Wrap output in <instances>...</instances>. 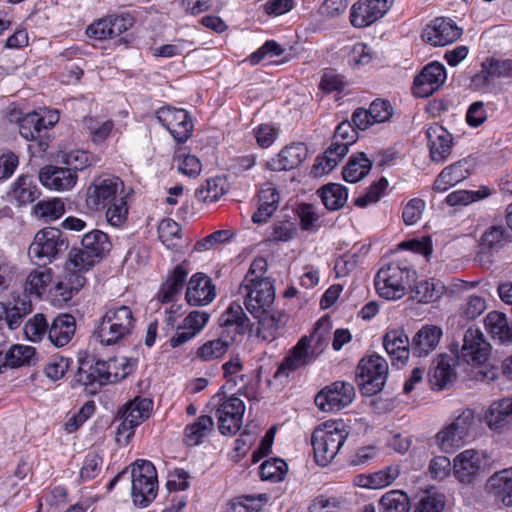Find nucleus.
<instances>
[{
	"mask_svg": "<svg viewBox=\"0 0 512 512\" xmlns=\"http://www.w3.org/2000/svg\"><path fill=\"white\" fill-rule=\"evenodd\" d=\"M243 369L242 361L238 356L232 357L226 362V388H232L241 384L245 386L244 375L239 374Z\"/></svg>",
	"mask_w": 512,
	"mask_h": 512,
	"instance_id": "nucleus-59",
	"label": "nucleus"
},
{
	"mask_svg": "<svg viewBox=\"0 0 512 512\" xmlns=\"http://www.w3.org/2000/svg\"><path fill=\"white\" fill-rule=\"evenodd\" d=\"M431 159L434 162H444L451 154L453 137L443 126L435 123L426 132Z\"/></svg>",
	"mask_w": 512,
	"mask_h": 512,
	"instance_id": "nucleus-23",
	"label": "nucleus"
},
{
	"mask_svg": "<svg viewBox=\"0 0 512 512\" xmlns=\"http://www.w3.org/2000/svg\"><path fill=\"white\" fill-rule=\"evenodd\" d=\"M487 488L497 501L505 506H512V467L490 476Z\"/></svg>",
	"mask_w": 512,
	"mask_h": 512,
	"instance_id": "nucleus-29",
	"label": "nucleus"
},
{
	"mask_svg": "<svg viewBox=\"0 0 512 512\" xmlns=\"http://www.w3.org/2000/svg\"><path fill=\"white\" fill-rule=\"evenodd\" d=\"M254 135L261 148H268L277 139L279 129L273 124L263 123L254 129Z\"/></svg>",
	"mask_w": 512,
	"mask_h": 512,
	"instance_id": "nucleus-60",
	"label": "nucleus"
},
{
	"mask_svg": "<svg viewBox=\"0 0 512 512\" xmlns=\"http://www.w3.org/2000/svg\"><path fill=\"white\" fill-rule=\"evenodd\" d=\"M39 195L40 190L29 176H19L11 190V197L20 205H26L35 201Z\"/></svg>",
	"mask_w": 512,
	"mask_h": 512,
	"instance_id": "nucleus-38",
	"label": "nucleus"
},
{
	"mask_svg": "<svg viewBox=\"0 0 512 512\" xmlns=\"http://www.w3.org/2000/svg\"><path fill=\"white\" fill-rule=\"evenodd\" d=\"M462 35V29L451 20L436 18L427 24L422 32L424 42L432 46H446L457 41Z\"/></svg>",
	"mask_w": 512,
	"mask_h": 512,
	"instance_id": "nucleus-18",
	"label": "nucleus"
},
{
	"mask_svg": "<svg viewBox=\"0 0 512 512\" xmlns=\"http://www.w3.org/2000/svg\"><path fill=\"white\" fill-rule=\"evenodd\" d=\"M492 347L485 339L484 334L479 329L469 328L463 336V345L458 349L457 344H453L451 352L456 354L458 363H466L472 366H481L487 363L490 358Z\"/></svg>",
	"mask_w": 512,
	"mask_h": 512,
	"instance_id": "nucleus-10",
	"label": "nucleus"
},
{
	"mask_svg": "<svg viewBox=\"0 0 512 512\" xmlns=\"http://www.w3.org/2000/svg\"><path fill=\"white\" fill-rule=\"evenodd\" d=\"M454 364L455 359L446 354L439 355L433 361L428 373L429 383L433 389H443L455 379Z\"/></svg>",
	"mask_w": 512,
	"mask_h": 512,
	"instance_id": "nucleus-27",
	"label": "nucleus"
},
{
	"mask_svg": "<svg viewBox=\"0 0 512 512\" xmlns=\"http://www.w3.org/2000/svg\"><path fill=\"white\" fill-rule=\"evenodd\" d=\"M153 402L148 398L136 397L128 402L122 414L123 421L117 429V442L127 444L134 434V428L148 419Z\"/></svg>",
	"mask_w": 512,
	"mask_h": 512,
	"instance_id": "nucleus-12",
	"label": "nucleus"
},
{
	"mask_svg": "<svg viewBox=\"0 0 512 512\" xmlns=\"http://www.w3.org/2000/svg\"><path fill=\"white\" fill-rule=\"evenodd\" d=\"M443 335L442 329L433 324H426L413 337L411 351L418 357L427 356L438 346Z\"/></svg>",
	"mask_w": 512,
	"mask_h": 512,
	"instance_id": "nucleus-26",
	"label": "nucleus"
},
{
	"mask_svg": "<svg viewBox=\"0 0 512 512\" xmlns=\"http://www.w3.org/2000/svg\"><path fill=\"white\" fill-rule=\"evenodd\" d=\"M136 360L126 357L110 358L107 361L98 360L94 364L81 361L75 375V381L85 386L90 393H95L107 383L117 382L131 374Z\"/></svg>",
	"mask_w": 512,
	"mask_h": 512,
	"instance_id": "nucleus-1",
	"label": "nucleus"
},
{
	"mask_svg": "<svg viewBox=\"0 0 512 512\" xmlns=\"http://www.w3.org/2000/svg\"><path fill=\"white\" fill-rule=\"evenodd\" d=\"M470 174L469 161L464 159L445 167L434 182V189L446 191L457 185Z\"/></svg>",
	"mask_w": 512,
	"mask_h": 512,
	"instance_id": "nucleus-31",
	"label": "nucleus"
},
{
	"mask_svg": "<svg viewBox=\"0 0 512 512\" xmlns=\"http://www.w3.org/2000/svg\"><path fill=\"white\" fill-rule=\"evenodd\" d=\"M287 463L280 458H271L264 461L260 467V475L263 480L272 482L282 481L287 473Z\"/></svg>",
	"mask_w": 512,
	"mask_h": 512,
	"instance_id": "nucleus-50",
	"label": "nucleus"
},
{
	"mask_svg": "<svg viewBox=\"0 0 512 512\" xmlns=\"http://www.w3.org/2000/svg\"><path fill=\"white\" fill-rule=\"evenodd\" d=\"M131 496L135 505L146 507L157 495V473L154 465L147 460H137L132 467Z\"/></svg>",
	"mask_w": 512,
	"mask_h": 512,
	"instance_id": "nucleus-6",
	"label": "nucleus"
},
{
	"mask_svg": "<svg viewBox=\"0 0 512 512\" xmlns=\"http://www.w3.org/2000/svg\"><path fill=\"white\" fill-rule=\"evenodd\" d=\"M130 191L118 196L116 200L109 203L105 208V218L109 225L115 228H121L124 226L128 219L129 207H128V196Z\"/></svg>",
	"mask_w": 512,
	"mask_h": 512,
	"instance_id": "nucleus-40",
	"label": "nucleus"
},
{
	"mask_svg": "<svg viewBox=\"0 0 512 512\" xmlns=\"http://www.w3.org/2000/svg\"><path fill=\"white\" fill-rule=\"evenodd\" d=\"M509 242H511L509 233L502 226H493L481 238V253H484L486 250L489 253H493Z\"/></svg>",
	"mask_w": 512,
	"mask_h": 512,
	"instance_id": "nucleus-47",
	"label": "nucleus"
},
{
	"mask_svg": "<svg viewBox=\"0 0 512 512\" xmlns=\"http://www.w3.org/2000/svg\"><path fill=\"white\" fill-rule=\"evenodd\" d=\"M36 354L31 346L14 344L5 352L8 367L11 369L31 365Z\"/></svg>",
	"mask_w": 512,
	"mask_h": 512,
	"instance_id": "nucleus-48",
	"label": "nucleus"
},
{
	"mask_svg": "<svg viewBox=\"0 0 512 512\" xmlns=\"http://www.w3.org/2000/svg\"><path fill=\"white\" fill-rule=\"evenodd\" d=\"M134 313L130 306L119 302L106 305L102 320H132Z\"/></svg>",
	"mask_w": 512,
	"mask_h": 512,
	"instance_id": "nucleus-62",
	"label": "nucleus"
},
{
	"mask_svg": "<svg viewBox=\"0 0 512 512\" xmlns=\"http://www.w3.org/2000/svg\"><path fill=\"white\" fill-rule=\"evenodd\" d=\"M485 471V455L483 452L467 449L453 459L452 472L463 485H471L478 481Z\"/></svg>",
	"mask_w": 512,
	"mask_h": 512,
	"instance_id": "nucleus-11",
	"label": "nucleus"
},
{
	"mask_svg": "<svg viewBox=\"0 0 512 512\" xmlns=\"http://www.w3.org/2000/svg\"><path fill=\"white\" fill-rule=\"evenodd\" d=\"M53 282V274L50 268H42L31 272L26 280L25 289L36 297L48 294V287Z\"/></svg>",
	"mask_w": 512,
	"mask_h": 512,
	"instance_id": "nucleus-42",
	"label": "nucleus"
},
{
	"mask_svg": "<svg viewBox=\"0 0 512 512\" xmlns=\"http://www.w3.org/2000/svg\"><path fill=\"white\" fill-rule=\"evenodd\" d=\"M388 376L387 361L379 355L363 358L356 369V382L364 396L380 392Z\"/></svg>",
	"mask_w": 512,
	"mask_h": 512,
	"instance_id": "nucleus-7",
	"label": "nucleus"
},
{
	"mask_svg": "<svg viewBox=\"0 0 512 512\" xmlns=\"http://www.w3.org/2000/svg\"><path fill=\"white\" fill-rule=\"evenodd\" d=\"M444 285L440 281H423L416 287V298L419 302L429 303L441 297Z\"/></svg>",
	"mask_w": 512,
	"mask_h": 512,
	"instance_id": "nucleus-53",
	"label": "nucleus"
},
{
	"mask_svg": "<svg viewBox=\"0 0 512 512\" xmlns=\"http://www.w3.org/2000/svg\"><path fill=\"white\" fill-rule=\"evenodd\" d=\"M41 131L39 124V113L32 112L26 114L20 121L19 132L21 136L28 140H35Z\"/></svg>",
	"mask_w": 512,
	"mask_h": 512,
	"instance_id": "nucleus-58",
	"label": "nucleus"
},
{
	"mask_svg": "<svg viewBox=\"0 0 512 512\" xmlns=\"http://www.w3.org/2000/svg\"><path fill=\"white\" fill-rule=\"evenodd\" d=\"M473 425L474 412L471 409L463 410L449 426L437 433V444L443 451L460 447L469 437Z\"/></svg>",
	"mask_w": 512,
	"mask_h": 512,
	"instance_id": "nucleus-13",
	"label": "nucleus"
},
{
	"mask_svg": "<svg viewBox=\"0 0 512 512\" xmlns=\"http://www.w3.org/2000/svg\"><path fill=\"white\" fill-rule=\"evenodd\" d=\"M244 411L243 400L234 395L226 399V433L235 434L240 430Z\"/></svg>",
	"mask_w": 512,
	"mask_h": 512,
	"instance_id": "nucleus-45",
	"label": "nucleus"
},
{
	"mask_svg": "<svg viewBox=\"0 0 512 512\" xmlns=\"http://www.w3.org/2000/svg\"><path fill=\"white\" fill-rule=\"evenodd\" d=\"M318 193L328 210H338L342 208L348 198L347 189L338 183L327 184L323 186Z\"/></svg>",
	"mask_w": 512,
	"mask_h": 512,
	"instance_id": "nucleus-43",
	"label": "nucleus"
},
{
	"mask_svg": "<svg viewBox=\"0 0 512 512\" xmlns=\"http://www.w3.org/2000/svg\"><path fill=\"white\" fill-rule=\"evenodd\" d=\"M417 273L407 260L388 263L375 277L378 294L387 300L402 298L416 282Z\"/></svg>",
	"mask_w": 512,
	"mask_h": 512,
	"instance_id": "nucleus-2",
	"label": "nucleus"
},
{
	"mask_svg": "<svg viewBox=\"0 0 512 512\" xmlns=\"http://www.w3.org/2000/svg\"><path fill=\"white\" fill-rule=\"evenodd\" d=\"M367 110L374 123L388 121L393 115V107L391 104L381 99L374 100Z\"/></svg>",
	"mask_w": 512,
	"mask_h": 512,
	"instance_id": "nucleus-61",
	"label": "nucleus"
},
{
	"mask_svg": "<svg viewBox=\"0 0 512 512\" xmlns=\"http://www.w3.org/2000/svg\"><path fill=\"white\" fill-rule=\"evenodd\" d=\"M240 293L245 295L244 304L250 314L258 320H276L270 315V307L274 302L275 291L269 278L253 279L240 286Z\"/></svg>",
	"mask_w": 512,
	"mask_h": 512,
	"instance_id": "nucleus-3",
	"label": "nucleus"
},
{
	"mask_svg": "<svg viewBox=\"0 0 512 512\" xmlns=\"http://www.w3.org/2000/svg\"><path fill=\"white\" fill-rule=\"evenodd\" d=\"M99 261L100 260L98 258L89 253L83 247L80 249H74L69 253V257L65 265V271L68 272L69 275L73 273L82 275L81 273L88 271Z\"/></svg>",
	"mask_w": 512,
	"mask_h": 512,
	"instance_id": "nucleus-39",
	"label": "nucleus"
},
{
	"mask_svg": "<svg viewBox=\"0 0 512 512\" xmlns=\"http://www.w3.org/2000/svg\"><path fill=\"white\" fill-rule=\"evenodd\" d=\"M279 193L272 183H265L258 194V210L253 214L254 223H265L277 210Z\"/></svg>",
	"mask_w": 512,
	"mask_h": 512,
	"instance_id": "nucleus-30",
	"label": "nucleus"
},
{
	"mask_svg": "<svg viewBox=\"0 0 512 512\" xmlns=\"http://www.w3.org/2000/svg\"><path fill=\"white\" fill-rule=\"evenodd\" d=\"M308 149L302 142L285 146L276 158L267 162V167L273 171L291 170L298 167L307 158Z\"/></svg>",
	"mask_w": 512,
	"mask_h": 512,
	"instance_id": "nucleus-25",
	"label": "nucleus"
},
{
	"mask_svg": "<svg viewBox=\"0 0 512 512\" xmlns=\"http://www.w3.org/2000/svg\"><path fill=\"white\" fill-rule=\"evenodd\" d=\"M224 194V184L221 177L210 178L206 181V185L198 189L196 195L199 200L212 203L221 198Z\"/></svg>",
	"mask_w": 512,
	"mask_h": 512,
	"instance_id": "nucleus-52",
	"label": "nucleus"
},
{
	"mask_svg": "<svg viewBox=\"0 0 512 512\" xmlns=\"http://www.w3.org/2000/svg\"><path fill=\"white\" fill-rule=\"evenodd\" d=\"M224 386L220 387L219 392L212 397L207 405L210 415L200 416L196 422L185 428L184 441L187 446L200 445L213 430V417L217 419L218 430L224 435Z\"/></svg>",
	"mask_w": 512,
	"mask_h": 512,
	"instance_id": "nucleus-4",
	"label": "nucleus"
},
{
	"mask_svg": "<svg viewBox=\"0 0 512 512\" xmlns=\"http://www.w3.org/2000/svg\"><path fill=\"white\" fill-rule=\"evenodd\" d=\"M371 59V48L363 43L355 44L348 54V62L354 67L367 65L370 63Z\"/></svg>",
	"mask_w": 512,
	"mask_h": 512,
	"instance_id": "nucleus-64",
	"label": "nucleus"
},
{
	"mask_svg": "<svg viewBox=\"0 0 512 512\" xmlns=\"http://www.w3.org/2000/svg\"><path fill=\"white\" fill-rule=\"evenodd\" d=\"M187 276L188 271L183 265H177L170 270L158 292V299L162 303H170L176 300L183 290Z\"/></svg>",
	"mask_w": 512,
	"mask_h": 512,
	"instance_id": "nucleus-28",
	"label": "nucleus"
},
{
	"mask_svg": "<svg viewBox=\"0 0 512 512\" xmlns=\"http://www.w3.org/2000/svg\"><path fill=\"white\" fill-rule=\"evenodd\" d=\"M347 437V432L335 424H326L324 428L314 430L311 438L315 461L328 465L338 454Z\"/></svg>",
	"mask_w": 512,
	"mask_h": 512,
	"instance_id": "nucleus-8",
	"label": "nucleus"
},
{
	"mask_svg": "<svg viewBox=\"0 0 512 512\" xmlns=\"http://www.w3.org/2000/svg\"><path fill=\"white\" fill-rule=\"evenodd\" d=\"M158 235L161 242L169 249L175 248L181 239V228L172 219H164L158 226Z\"/></svg>",
	"mask_w": 512,
	"mask_h": 512,
	"instance_id": "nucleus-51",
	"label": "nucleus"
},
{
	"mask_svg": "<svg viewBox=\"0 0 512 512\" xmlns=\"http://www.w3.org/2000/svg\"><path fill=\"white\" fill-rule=\"evenodd\" d=\"M65 213V203L61 198L39 201L34 206V214L44 222L58 220Z\"/></svg>",
	"mask_w": 512,
	"mask_h": 512,
	"instance_id": "nucleus-44",
	"label": "nucleus"
},
{
	"mask_svg": "<svg viewBox=\"0 0 512 512\" xmlns=\"http://www.w3.org/2000/svg\"><path fill=\"white\" fill-rule=\"evenodd\" d=\"M354 397L355 389L351 383L336 381L316 395L315 404L324 412L339 411L351 404Z\"/></svg>",
	"mask_w": 512,
	"mask_h": 512,
	"instance_id": "nucleus-16",
	"label": "nucleus"
},
{
	"mask_svg": "<svg viewBox=\"0 0 512 512\" xmlns=\"http://www.w3.org/2000/svg\"><path fill=\"white\" fill-rule=\"evenodd\" d=\"M312 336H302L298 343L288 352L278 369L274 378H288L296 370L306 367L316 360L317 354L311 350Z\"/></svg>",
	"mask_w": 512,
	"mask_h": 512,
	"instance_id": "nucleus-14",
	"label": "nucleus"
},
{
	"mask_svg": "<svg viewBox=\"0 0 512 512\" xmlns=\"http://www.w3.org/2000/svg\"><path fill=\"white\" fill-rule=\"evenodd\" d=\"M512 421V399L504 398L494 401L485 414V422L494 430L501 429Z\"/></svg>",
	"mask_w": 512,
	"mask_h": 512,
	"instance_id": "nucleus-35",
	"label": "nucleus"
},
{
	"mask_svg": "<svg viewBox=\"0 0 512 512\" xmlns=\"http://www.w3.org/2000/svg\"><path fill=\"white\" fill-rule=\"evenodd\" d=\"M279 322H226V327L236 324V331L248 329L249 337L258 341L271 342L276 339L280 326Z\"/></svg>",
	"mask_w": 512,
	"mask_h": 512,
	"instance_id": "nucleus-32",
	"label": "nucleus"
},
{
	"mask_svg": "<svg viewBox=\"0 0 512 512\" xmlns=\"http://www.w3.org/2000/svg\"><path fill=\"white\" fill-rule=\"evenodd\" d=\"M84 276L73 273L69 275L65 271L63 279H60L53 283V286L49 288L47 299L53 305H62L63 303L70 300L74 292L79 291L85 284Z\"/></svg>",
	"mask_w": 512,
	"mask_h": 512,
	"instance_id": "nucleus-24",
	"label": "nucleus"
},
{
	"mask_svg": "<svg viewBox=\"0 0 512 512\" xmlns=\"http://www.w3.org/2000/svg\"><path fill=\"white\" fill-rule=\"evenodd\" d=\"M76 322H51L48 327V338L57 347H63L70 342L75 334Z\"/></svg>",
	"mask_w": 512,
	"mask_h": 512,
	"instance_id": "nucleus-49",
	"label": "nucleus"
},
{
	"mask_svg": "<svg viewBox=\"0 0 512 512\" xmlns=\"http://www.w3.org/2000/svg\"><path fill=\"white\" fill-rule=\"evenodd\" d=\"M371 167L372 161L367 158L365 153L359 152L350 157L348 163L343 168L342 175L345 181L356 183L369 173Z\"/></svg>",
	"mask_w": 512,
	"mask_h": 512,
	"instance_id": "nucleus-37",
	"label": "nucleus"
},
{
	"mask_svg": "<svg viewBox=\"0 0 512 512\" xmlns=\"http://www.w3.org/2000/svg\"><path fill=\"white\" fill-rule=\"evenodd\" d=\"M67 247L68 242L59 229L46 227L35 234L28 255L36 263L46 264L52 262Z\"/></svg>",
	"mask_w": 512,
	"mask_h": 512,
	"instance_id": "nucleus-9",
	"label": "nucleus"
},
{
	"mask_svg": "<svg viewBox=\"0 0 512 512\" xmlns=\"http://www.w3.org/2000/svg\"><path fill=\"white\" fill-rule=\"evenodd\" d=\"M446 79L445 68L440 63H430L415 77L413 92L417 97L425 98L438 90Z\"/></svg>",
	"mask_w": 512,
	"mask_h": 512,
	"instance_id": "nucleus-20",
	"label": "nucleus"
},
{
	"mask_svg": "<svg viewBox=\"0 0 512 512\" xmlns=\"http://www.w3.org/2000/svg\"><path fill=\"white\" fill-rule=\"evenodd\" d=\"M61 161L77 174L99 162V157L82 148H71L62 152Z\"/></svg>",
	"mask_w": 512,
	"mask_h": 512,
	"instance_id": "nucleus-34",
	"label": "nucleus"
},
{
	"mask_svg": "<svg viewBox=\"0 0 512 512\" xmlns=\"http://www.w3.org/2000/svg\"><path fill=\"white\" fill-rule=\"evenodd\" d=\"M82 247L101 260L111 249L108 235L100 230H92L82 238Z\"/></svg>",
	"mask_w": 512,
	"mask_h": 512,
	"instance_id": "nucleus-41",
	"label": "nucleus"
},
{
	"mask_svg": "<svg viewBox=\"0 0 512 512\" xmlns=\"http://www.w3.org/2000/svg\"><path fill=\"white\" fill-rule=\"evenodd\" d=\"M127 192L124 182L119 177L111 174H101L88 185L85 204L90 210L100 211L116 200L118 196Z\"/></svg>",
	"mask_w": 512,
	"mask_h": 512,
	"instance_id": "nucleus-5",
	"label": "nucleus"
},
{
	"mask_svg": "<svg viewBox=\"0 0 512 512\" xmlns=\"http://www.w3.org/2000/svg\"><path fill=\"white\" fill-rule=\"evenodd\" d=\"M383 345L393 361L403 365L408 360L410 354L409 340L403 333L397 331L387 333L383 338Z\"/></svg>",
	"mask_w": 512,
	"mask_h": 512,
	"instance_id": "nucleus-33",
	"label": "nucleus"
},
{
	"mask_svg": "<svg viewBox=\"0 0 512 512\" xmlns=\"http://www.w3.org/2000/svg\"><path fill=\"white\" fill-rule=\"evenodd\" d=\"M216 297V287L210 277L202 272L191 276L187 282L185 299L191 306H206Z\"/></svg>",
	"mask_w": 512,
	"mask_h": 512,
	"instance_id": "nucleus-19",
	"label": "nucleus"
},
{
	"mask_svg": "<svg viewBox=\"0 0 512 512\" xmlns=\"http://www.w3.org/2000/svg\"><path fill=\"white\" fill-rule=\"evenodd\" d=\"M379 504L381 512H409L410 510L409 497L401 490L386 492Z\"/></svg>",
	"mask_w": 512,
	"mask_h": 512,
	"instance_id": "nucleus-46",
	"label": "nucleus"
},
{
	"mask_svg": "<svg viewBox=\"0 0 512 512\" xmlns=\"http://www.w3.org/2000/svg\"><path fill=\"white\" fill-rule=\"evenodd\" d=\"M129 323L124 325L118 322H99L94 330L93 337L102 345H112L129 334Z\"/></svg>",
	"mask_w": 512,
	"mask_h": 512,
	"instance_id": "nucleus-36",
	"label": "nucleus"
},
{
	"mask_svg": "<svg viewBox=\"0 0 512 512\" xmlns=\"http://www.w3.org/2000/svg\"><path fill=\"white\" fill-rule=\"evenodd\" d=\"M177 169L180 173L188 177H197L201 170L202 165L200 160L189 153L181 152L176 156Z\"/></svg>",
	"mask_w": 512,
	"mask_h": 512,
	"instance_id": "nucleus-54",
	"label": "nucleus"
},
{
	"mask_svg": "<svg viewBox=\"0 0 512 512\" xmlns=\"http://www.w3.org/2000/svg\"><path fill=\"white\" fill-rule=\"evenodd\" d=\"M488 195V189L478 191L458 190L450 193L446 198V202L450 206L468 205L476 200L483 199Z\"/></svg>",
	"mask_w": 512,
	"mask_h": 512,
	"instance_id": "nucleus-55",
	"label": "nucleus"
},
{
	"mask_svg": "<svg viewBox=\"0 0 512 512\" xmlns=\"http://www.w3.org/2000/svg\"><path fill=\"white\" fill-rule=\"evenodd\" d=\"M41 184L52 191H69L77 184L78 175L69 168L47 165L39 172Z\"/></svg>",
	"mask_w": 512,
	"mask_h": 512,
	"instance_id": "nucleus-21",
	"label": "nucleus"
},
{
	"mask_svg": "<svg viewBox=\"0 0 512 512\" xmlns=\"http://www.w3.org/2000/svg\"><path fill=\"white\" fill-rule=\"evenodd\" d=\"M394 0H358L351 7L350 22L355 28H364L380 20Z\"/></svg>",
	"mask_w": 512,
	"mask_h": 512,
	"instance_id": "nucleus-17",
	"label": "nucleus"
},
{
	"mask_svg": "<svg viewBox=\"0 0 512 512\" xmlns=\"http://www.w3.org/2000/svg\"><path fill=\"white\" fill-rule=\"evenodd\" d=\"M84 123L94 143H101L107 139L113 128L111 121L99 122L91 117L85 118Z\"/></svg>",
	"mask_w": 512,
	"mask_h": 512,
	"instance_id": "nucleus-56",
	"label": "nucleus"
},
{
	"mask_svg": "<svg viewBox=\"0 0 512 512\" xmlns=\"http://www.w3.org/2000/svg\"><path fill=\"white\" fill-rule=\"evenodd\" d=\"M445 499L441 494L423 496L414 508V512H443Z\"/></svg>",
	"mask_w": 512,
	"mask_h": 512,
	"instance_id": "nucleus-63",
	"label": "nucleus"
},
{
	"mask_svg": "<svg viewBox=\"0 0 512 512\" xmlns=\"http://www.w3.org/2000/svg\"><path fill=\"white\" fill-rule=\"evenodd\" d=\"M131 26V18L125 16H110L89 25L86 34L95 40H104L121 35Z\"/></svg>",
	"mask_w": 512,
	"mask_h": 512,
	"instance_id": "nucleus-22",
	"label": "nucleus"
},
{
	"mask_svg": "<svg viewBox=\"0 0 512 512\" xmlns=\"http://www.w3.org/2000/svg\"><path fill=\"white\" fill-rule=\"evenodd\" d=\"M157 119L175 141L186 142L192 135L194 124L185 109L164 107L157 112Z\"/></svg>",
	"mask_w": 512,
	"mask_h": 512,
	"instance_id": "nucleus-15",
	"label": "nucleus"
},
{
	"mask_svg": "<svg viewBox=\"0 0 512 512\" xmlns=\"http://www.w3.org/2000/svg\"><path fill=\"white\" fill-rule=\"evenodd\" d=\"M485 328L500 344L512 343V322H485Z\"/></svg>",
	"mask_w": 512,
	"mask_h": 512,
	"instance_id": "nucleus-57",
	"label": "nucleus"
}]
</instances>
